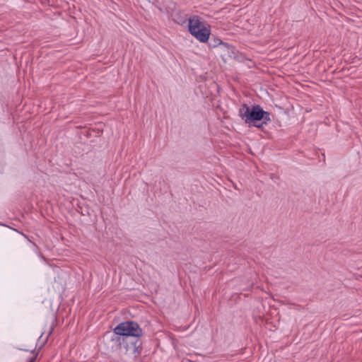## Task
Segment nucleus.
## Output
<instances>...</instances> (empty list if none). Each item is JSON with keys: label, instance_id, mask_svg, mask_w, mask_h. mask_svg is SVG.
Masks as SVG:
<instances>
[{"label": "nucleus", "instance_id": "obj_6", "mask_svg": "<svg viewBox=\"0 0 362 362\" xmlns=\"http://www.w3.org/2000/svg\"><path fill=\"white\" fill-rule=\"evenodd\" d=\"M37 358V354L34 355L30 360L28 362H35V360Z\"/></svg>", "mask_w": 362, "mask_h": 362}, {"label": "nucleus", "instance_id": "obj_5", "mask_svg": "<svg viewBox=\"0 0 362 362\" xmlns=\"http://www.w3.org/2000/svg\"><path fill=\"white\" fill-rule=\"evenodd\" d=\"M219 45H225V43H223L221 40L218 39V38H215L214 40V42H211L210 43V45L212 46V47H216Z\"/></svg>", "mask_w": 362, "mask_h": 362}, {"label": "nucleus", "instance_id": "obj_1", "mask_svg": "<svg viewBox=\"0 0 362 362\" xmlns=\"http://www.w3.org/2000/svg\"><path fill=\"white\" fill-rule=\"evenodd\" d=\"M114 332L125 339L127 351L134 354L141 352L142 341L139 337L142 336L143 331L137 322L134 321L121 322L115 327Z\"/></svg>", "mask_w": 362, "mask_h": 362}, {"label": "nucleus", "instance_id": "obj_3", "mask_svg": "<svg viewBox=\"0 0 362 362\" xmlns=\"http://www.w3.org/2000/svg\"><path fill=\"white\" fill-rule=\"evenodd\" d=\"M188 28L189 33L201 42H206L211 35L210 27L206 26L198 16L189 18Z\"/></svg>", "mask_w": 362, "mask_h": 362}, {"label": "nucleus", "instance_id": "obj_7", "mask_svg": "<svg viewBox=\"0 0 362 362\" xmlns=\"http://www.w3.org/2000/svg\"><path fill=\"white\" fill-rule=\"evenodd\" d=\"M176 21L179 24H182V23H184L185 22V20H184V21H182V20H180H180H177Z\"/></svg>", "mask_w": 362, "mask_h": 362}, {"label": "nucleus", "instance_id": "obj_4", "mask_svg": "<svg viewBox=\"0 0 362 362\" xmlns=\"http://www.w3.org/2000/svg\"><path fill=\"white\" fill-rule=\"evenodd\" d=\"M104 341L105 344L112 350L119 349L122 344H126L125 339L122 338L115 332H107L104 336Z\"/></svg>", "mask_w": 362, "mask_h": 362}, {"label": "nucleus", "instance_id": "obj_2", "mask_svg": "<svg viewBox=\"0 0 362 362\" xmlns=\"http://www.w3.org/2000/svg\"><path fill=\"white\" fill-rule=\"evenodd\" d=\"M239 115L245 123L261 128L271 120L269 112L263 110L259 105L250 107L246 104L242 105L239 110Z\"/></svg>", "mask_w": 362, "mask_h": 362}]
</instances>
